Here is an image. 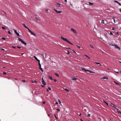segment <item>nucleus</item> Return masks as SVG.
Segmentation results:
<instances>
[{
  "mask_svg": "<svg viewBox=\"0 0 121 121\" xmlns=\"http://www.w3.org/2000/svg\"><path fill=\"white\" fill-rule=\"evenodd\" d=\"M60 38L63 40L66 41V42L68 43H69L71 45H73V44L70 42L69 40L67 39L64 38L62 37V36L60 37Z\"/></svg>",
  "mask_w": 121,
  "mask_h": 121,
  "instance_id": "nucleus-1",
  "label": "nucleus"
},
{
  "mask_svg": "<svg viewBox=\"0 0 121 121\" xmlns=\"http://www.w3.org/2000/svg\"><path fill=\"white\" fill-rule=\"evenodd\" d=\"M18 40L19 41H20L23 44H24L25 45H26V43L21 38H19L18 39Z\"/></svg>",
  "mask_w": 121,
  "mask_h": 121,
  "instance_id": "nucleus-2",
  "label": "nucleus"
},
{
  "mask_svg": "<svg viewBox=\"0 0 121 121\" xmlns=\"http://www.w3.org/2000/svg\"><path fill=\"white\" fill-rule=\"evenodd\" d=\"M27 29L29 30V32L32 35H33L35 36H36V34L32 32L29 28H27Z\"/></svg>",
  "mask_w": 121,
  "mask_h": 121,
  "instance_id": "nucleus-3",
  "label": "nucleus"
},
{
  "mask_svg": "<svg viewBox=\"0 0 121 121\" xmlns=\"http://www.w3.org/2000/svg\"><path fill=\"white\" fill-rule=\"evenodd\" d=\"M113 46L116 48H117L119 50H120V48L116 44H114L113 45Z\"/></svg>",
  "mask_w": 121,
  "mask_h": 121,
  "instance_id": "nucleus-4",
  "label": "nucleus"
},
{
  "mask_svg": "<svg viewBox=\"0 0 121 121\" xmlns=\"http://www.w3.org/2000/svg\"><path fill=\"white\" fill-rule=\"evenodd\" d=\"M42 83L44 85H46V83L44 82L43 79V78H42Z\"/></svg>",
  "mask_w": 121,
  "mask_h": 121,
  "instance_id": "nucleus-5",
  "label": "nucleus"
},
{
  "mask_svg": "<svg viewBox=\"0 0 121 121\" xmlns=\"http://www.w3.org/2000/svg\"><path fill=\"white\" fill-rule=\"evenodd\" d=\"M54 10L57 13H60L62 12L61 11H57L56 9H54Z\"/></svg>",
  "mask_w": 121,
  "mask_h": 121,
  "instance_id": "nucleus-6",
  "label": "nucleus"
},
{
  "mask_svg": "<svg viewBox=\"0 0 121 121\" xmlns=\"http://www.w3.org/2000/svg\"><path fill=\"white\" fill-rule=\"evenodd\" d=\"M71 31H72L75 34H77V32H76V31L73 28H71Z\"/></svg>",
  "mask_w": 121,
  "mask_h": 121,
  "instance_id": "nucleus-7",
  "label": "nucleus"
},
{
  "mask_svg": "<svg viewBox=\"0 0 121 121\" xmlns=\"http://www.w3.org/2000/svg\"><path fill=\"white\" fill-rule=\"evenodd\" d=\"M56 5L57 7H60V4L58 3H56Z\"/></svg>",
  "mask_w": 121,
  "mask_h": 121,
  "instance_id": "nucleus-8",
  "label": "nucleus"
},
{
  "mask_svg": "<svg viewBox=\"0 0 121 121\" xmlns=\"http://www.w3.org/2000/svg\"><path fill=\"white\" fill-rule=\"evenodd\" d=\"M114 2L115 3H118L120 6H121V4L119 3L118 1H114Z\"/></svg>",
  "mask_w": 121,
  "mask_h": 121,
  "instance_id": "nucleus-9",
  "label": "nucleus"
},
{
  "mask_svg": "<svg viewBox=\"0 0 121 121\" xmlns=\"http://www.w3.org/2000/svg\"><path fill=\"white\" fill-rule=\"evenodd\" d=\"M49 78L51 80H52L53 79L51 76H48Z\"/></svg>",
  "mask_w": 121,
  "mask_h": 121,
  "instance_id": "nucleus-10",
  "label": "nucleus"
},
{
  "mask_svg": "<svg viewBox=\"0 0 121 121\" xmlns=\"http://www.w3.org/2000/svg\"><path fill=\"white\" fill-rule=\"evenodd\" d=\"M77 78L75 77H73L72 78V79L73 80H76Z\"/></svg>",
  "mask_w": 121,
  "mask_h": 121,
  "instance_id": "nucleus-11",
  "label": "nucleus"
},
{
  "mask_svg": "<svg viewBox=\"0 0 121 121\" xmlns=\"http://www.w3.org/2000/svg\"><path fill=\"white\" fill-rule=\"evenodd\" d=\"M31 82H32V83H33L34 82H35L36 83H37V81H35V80H32L31 81Z\"/></svg>",
  "mask_w": 121,
  "mask_h": 121,
  "instance_id": "nucleus-12",
  "label": "nucleus"
},
{
  "mask_svg": "<svg viewBox=\"0 0 121 121\" xmlns=\"http://www.w3.org/2000/svg\"><path fill=\"white\" fill-rule=\"evenodd\" d=\"M102 78L103 79H108V77L106 76H105L104 77H103Z\"/></svg>",
  "mask_w": 121,
  "mask_h": 121,
  "instance_id": "nucleus-13",
  "label": "nucleus"
},
{
  "mask_svg": "<svg viewBox=\"0 0 121 121\" xmlns=\"http://www.w3.org/2000/svg\"><path fill=\"white\" fill-rule=\"evenodd\" d=\"M54 74L56 76L58 77H59V75L58 73H55Z\"/></svg>",
  "mask_w": 121,
  "mask_h": 121,
  "instance_id": "nucleus-14",
  "label": "nucleus"
},
{
  "mask_svg": "<svg viewBox=\"0 0 121 121\" xmlns=\"http://www.w3.org/2000/svg\"><path fill=\"white\" fill-rule=\"evenodd\" d=\"M111 106L113 107H114V108L115 107V106H116L115 105L113 104H111Z\"/></svg>",
  "mask_w": 121,
  "mask_h": 121,
  "instance_id": "nucleus-15",
  "label": "nucleus"
},
{
  "mask_svg": "<svg viewBox=\"0 0 121 121\" xmlns=\"http://www.w3.org/2000/svg\"><path fill=\"white\" fill-rule=\"evenodd\" d=\"M35 20L36 21H39L40 20L39 19H38L36 17H35Z\"/></svg>",
  "mask_w": 121,
  "mask_h": 121,
  "instance_id": "nucleus-16",
  "label": "nucleus"
},
{
  "mask_svg": "<svg viewBox=\"0 0 121 121\" xmlns=\"http://www.w3.org/2000/svg\"><path fill=\"white\" fill-rule=\"evenodd\" d=\"M104 102L108 106V103L105 101L104 100Z\"/></svg>",
  "mask_w": 121,
  "mask_h": 121,
  "instance_id": "nucleus-17",
  "label": "nucleus"
},
{
  "mask_svg": "<svg viewBox=\"0 0 121 121\" xmlns=\"http://www.w3.org/2000/svg\"><path fill=\"white\" fill-rule=\"evenodd\" d=\"M95 63L96 64H97V65H101L99 63L96 62H95Z\"/></svg>",
  "mask_w": 121,
  "mask_h": 121,
  "instance_id": "nucleus-18",
  "label": "nucleus"
},
{
  "mask_svg": "<svg viewBox=\"0 0 121 121\" xmlns=\"http://www.w3.org/2000/svg\"><path fill=\"white\" fill-rule=\"evenodd\" d=\"M64 89L66 91L68 92L69 91V90L67 89L66 88H64Z\"/></svg>",
  "mask_w": 121,
  "mask_h": 121,
  "instance_id": "nucleus-19",
  "label": "nucleus"
},
{
  "mask_svg": "<svg viewBox=\"0 0 121 121\" xmlns=\"http://www.w3.org/2000/svg\"><path fill=\"white\" fill-rule=\"evenodd\" d=\"M22 24L24 26V27L26 28L27 29V28H28L26 26V25H25V24H24V23H22Z\"/></svg>",
  "mask_w": 121,
  "mask_h": 121,
  "instance_id": "nucleus-20",
  "label": "nucleus"
},
{
  "mask_svg": "<svg viewBox=\"0 0 121 121\" xmlns=\"http://www.w3.org/2000/svg\"><path fill=\"white\" fill-rule=\"evenodd\" d=\"M66 52H65L67 54H70V52L68 50L66 51Z\"/></svg>",
  "mask_w": 121,
  "mask_h": 121,
  "instance_id": "nucleus-21",
  "label": "nucleus"
},
{
  "mask_svg": "<svg viewBox=\"0 0 121 121\" xmlns=\"http://www.w3.org/2000/svg\"><path fill=\"white\" fill-rule=\"evenodd\" d=\"M34 58L35 59H36V60L37 61L38 60V59H37V58L36 57V56H34Z\"/></svg>",
  "mask_w": 121,
  "mask_h": 121,
  "instance_id": "nucleus-22",
  "label": "nucleus"
},
{
  "mask_svg": "<svg viewBox=\"0 0 121 121\" xmlns=\"http://www.w3.org/2000/svg\"><path fill=\"white\" fill-rule=\"evenodd\" d=\"M88 3L90 5H93V3H91L90 2H89Z\"/></svg>",
  "mask_w": 121,
  "mask_h": 121,
  "instance_id": "nucleus-23",
  "label": "nucleus"
},
{
  "mask_svg": "<svg viewBox=\"0 0 121 121\" xmlns=\"http://www.w3.org/2000/svg\"><path fill=\"white\" fill-rule=\"evenodd\" d=\"M115 108H116L117 109V110H119V109H118V108H119L117 106H115Z\"/></svg>",
  "mask_w": 121,
  "mask_h": 121,
  "instance_id": "nucleus-24",
  "label": "nucleus"
},
{
  "mask_svg": "<svg viewBox=\"0 0 121 121\" xmlns=\"http://www.w3.org/2000/svg\"><path fill=\"white\" fill-rule=\"evenodd\" d=\"M84 56H85L86 57H87V58H88L89 59H90V58L88 57V56L86 55H84Z\"/></svg>",
  "mask_w": 121,
  "mask_h": 121,
  "instance_id": "nucleus-25",
  "label": "nucleus"
},
{
  "mask_svg": "<svg viewBox=\"0 0 121 121\" xmlns=\"http://www.w3.org/2000/svg\"><path fill=\"white\" fill-rule=\"evenodd\" d=\"M108 44H109V45H110L111 46H113V44L112 43H108Z\"/></svg>",
  "mask_w": 121,
  "mask_h": 121,
  "instance_id": "nucleus-26",
  "label": "nucleus"
},
{
  "mask_svg": "<svg viewBox=\"0 0 121 121\" xmlns=\"http://www.w3.org/2000/svg\"><path fill=\"white\" fill-rule=\"evenodd\" d=\"M101 23H102L103 24H104V20H102Z\"/></svg>",
  "mask_w": 121,
  "mask_h": 121,
  "instance_id": "nucleus-27",
  "label": "nucleus"
},
{
  "mask_svg": "<svg viewBox=\"0 0 121 121\" xmlns=\"http://www.w3.org/2000/svg\"><path fill=\"white\" fill-rule=\"evenodd\" d=\"M119 110H117V112H118V113H120L121 114V112L119 111Z\"/></svg>",
  "mask_w": 121,
  "mask_h": 121,
  "instance_id": "nucleus-28",
  "label": "nucleus"
},
{
  "mask_svg": "<svg viewBox=\"0 0 121 121\" xmlns=\"http://www.w3.org/2000/svg\"><path fill=\"white\" fill-rule=\"evenodd\" d=\"M90 46L93 49H94L95 48H94L93 47V46L91 45H90Z\"/></svg>",
  "mask_w": 121,
  "mask_h": 121,
  "instance_id": "nucleus-29",
  "label": "nucleus"
},
{
  "mask_svg": "<svg viewBox=\"0 0 121 121\" xmlns=\"http://www.w3.org/2000/svg\"><path fill=\"white\" fill-rule=\"evenodd\" d=\"M39 69H40V68H41V64H39Z\"/></svg>",
  "mask_w": 121,
  "mask_h": 121,
  "instance_id": "nucleus-30",
  "label": "nucleus"
},
{
  "mask_svg": "<svg viewBox=\"0 0 121 121\" xmlns=\"http://www.w3.org/2000/svg\"><path fill=\"white\" fill-rule=\"evenodd\" d=\"M16 34L17 36H19V34L18 33V32L17 33H16Z\"/></svg>",
  "mask_w": 121,
  "mask_h": 121,
  "instance_id": "nucleus-31",
  "label": "nucleus"
},
{
  "mask_svg": "<svg viewBox=\"0 0 121 121\" xmlns=\"http://www.w3.org/2000/svg\"><path fill=\"white\" fill-rule=\"evenodd\" d=\"M88 72H89V73H94V72H93L91 71L90 70H88Z\"/></svg>",
  "mask_w": 121,
  "mask_h": 121,
  "instance_id": "nucleus-32",
  "label": "nucleus"
},
{
  "mask_svg": "<svg viewBox=\"0 0 121 121\" xmlns=\"http://www.w3.org/2000/svg\"><path fill=\"white\" fill-rule=\"evenodd\" d=\"M37 61H38V64H40V60H38Z\"/></svg>",
  "mask_w": 121,
  "mask_h": 121,
  "instance_id": "nucleus-33",
  "label": "nucleus"
},
{
  "mask_svg": "<svg viewBox=\"0 0 121 121\" xmlns=\"http://www.w3.org/2000/svg\"><path fill=\"white\" fill-rule=\"evenodd\" d=\"M54 116H55V118H56L57 120V119H57V117H56V115L55 114H54Z\"/></svg>",
  "mask_w": 121,
  "mask_h": 121,
  "instance_id": "nucleus-34",
  "label": "nucleus"
},
{
  "mask_svg": "<svg viewBox=\"0 0 121 121\" xmlns=\"http://www.w3.org/2000/svg\"><path fill=\"white\" fill-rule=\"evenodd\" d=\"M58 101L59 104H60L61 103L60 100L59 99H58Z\"/></svg>",
  "mask_w": 121,
  "mask_h": 121,
  "instance_id": "nucleus-35",
  "label": "nucleus"
},
{
  "mask_svg": "<svg viewBox=\"0 0 121 121\" xmlns=\"http://www.w3.org/2000/svg\"><path fill=\"white\" fill-rule=\"evenodd\" d=\"M41 70V71L42 72H43V69L41 68H40V69Z\"/></svg>",
  "mask_w": 121,
  "mask_h": 121,
  "instance_id": "nucleus-36",
  "label": "nucleus"
},
{
  "mask_svg": "<svg viewBox=\"0 0 121 121\" xmlns=\"http://www.w3.org/2000/svg\"><path fill=\"white\" fill-rule=\"evenodd\" d=\"M1 39H2L4 40H5L6 39L4 38V37L2 38Z\"/></svg>",
  "mask_w": 121,
  "mask_h": 121,
  "instance_id": "nucleus-37",
  "label": "nucleus"
},
{
  "mask_svg": "<svg viewBox=\"0 0 121 121\" xmlns=\"http://www.w3.org/2000/svg\"><path fill=\"white\" fill-rule=\"evenodd\" d=\"M2 28L4 30L5 29V27H2Z\"/></svg>",
  "mask_w": 121,
  "mask_h": 121,
  "instance_id": "nucleus-38",
  "label": "nucleus"
},
{
  "mask_svg": "<svg viewBox=\"0 0 121 121\" xmlns=\"http://www.w3.org/2000/svg\"><path fill=\"white\" fill-rule=\"evenodd\" d=\"M87 116L88 117H90V114H87Z\"/></svg>",
  "mask_w": 121,
  "mask_h": 121,
  "instance_id": "nucleus-39",
  "label": "nucleus"
},
{
  "mask_svg": "<svg viewBox=\"0 0 121 121\" xmlns=\"http://www.w3.org/2000/svg\"><path fill=\"white\" fill-rule=\"evenodd\" d=\"M84 70L86 72H88V70H86L85 69H84Z\"/></svg>",
  "mask_w": 121,
  "mask_h": 121,
  "instance_id": "nucleus-40",
  "label": "nucleus"
},
{
  "mask_svg": "<svg viewBox=\"0 0 121 121\" xmlns=\"http://www.w3.org/2000/svg\"><path fill=\"white\" fill-rule=\"evenodd\" d=\"M14 32L15 33V34L17 32V30H14Z\"/></svg>",
  "mask_w": 121,
  "mask_h": 121,
  "instance_id": "nucleus-41",
  "label": "nucleus"
},
{
  "mask_svg": "<svg viewBox=\"0 0 121 121\" xmlns=\"http://www.w3.org/2000/svg\"><path fill=\"white\" fill-rule=\"evenodd\" d=\"M77 47L79 48H80V47L79 46H78V45H77Z\"/></svg>",
  "mask_w": 121,
  "mask_h": 121,
  "instance_id": "nucleus-42",
  "label": "nucleus"
},
{
  "mask_svg": "<svg viewBox=\"0 0 121 121\" xmlns=\"http://www.w3.org/2000/svg\"><path fill=\"white\" fill-rule=\"evenodd\" d=\"M48 89L50 90H51V88L50 87H48Z\"/></svg>",
  "mask_w": 121,
  "mask_h": 121,
  "instance_id": "nucleus-43",
  "label": "nucleus"
},
{
  "mask_svg": "<svg viewBox=\"0 0 121 121\" xmlns=\"http://www.w3.org/2000/svg\"><path fill=\"white\" fill-rule=\"evenodd\" d=\"M114 18H115V17H113V21H114V22H115V20L114 19Z\"/></svg>",
  "mask_w": 121,
  "mask_h": 121,
  "instance_id": "nucleus-44",
  "label": "nucleus"
},
{
  "mask_svg": "<svg viewBox=\"0 0 121 121\" xmlns=\"http://www.w3.org/2000/svg\"><path fill=\"white\" fill-rule=\"evenodd\" d=\"M8 33L9 34H11V32L9 31L8 32Z\"/></svg>",
  "mask_w": 121,
  "mask_h": 121,
  "instance_id": "nucleus-45",
  "label": "nucleus"
},
{
  "mask_svg": "<svg viewBox=\"0 0 121 121\" xmlns=\"http://www.w3.org/2000/svg\"><path fill=\"white\" fill-rule=\"evenodd\" d=\"M6 73L5 72H4L3 73V74H6Z\"/></svg>",
  "mask_w": 121,
  "mask_h": 121,
  "instance_id": "nucleus-46",
  "label": "nucleus"
},
{
  "mask_svg": "<svg viewBox=\"0 0 121 121\" xmlns=\"http://www.w3.org/2000/svg\"><path fill=\"white\" fill-rule=\"evenodd\" d=\"M54 80L55 81V82H56L57 81V80L56 79H54Z\"/></svg>",
  "mask_w": 121,
  "mask_h": 121,
  "instance_id": "nucleus-47",
  "label": "nucleus"
},
{
  "mask_svg": "<svg viewBox=\"0 0 121 121\" xmlns=\"http://www.w3.org/2000/svg\"><path fill=\"white\" fill-rule=\"evenodd\" d=\"M12 47L13 48H16V47L14 46H12Z\"/></svg>",
  "mask_w": 121,
  "mask_h": 121,
  "instance_id": "nucleus-48",
  "label": "nucleus"
},
{
  "mask_svg": "<svg viewBox=\"0 0 121 121\" xmlns=\"http://www.w3.org/2000/svg\"><path fill=\"white\" fill-rule=\"evenodd\" d=\"M115 72H116V73H117L118 74L119 73V72L118 71V72H116V71H115Z\"/></svg>",
  "mask_w": 121,
  "mask_h": 121,
  "instance_id": "nucleus-49",
  "label": "nucleus"
},
{
  "mask_svg": "<svg viewBox=\"0 0 121 121\" xmlns=\"http://www.w3.org/2000/svg\"><path fill=\"white\" fill-rule=\"evenodd\" d=\"M55 104H58V103L57 102H56Z\"/></svg>",
  "mask_w": 121,
  "mask_h": 121,
  "instance_id": "nucleus-50",
  "label": "nucleus"
},
{
  "mask_svg": "<svg viewBox=\"0 0 121 121\" xmlns=\"http://www.w3.org/2000/svg\"><path fill=\"white\" fill-rule=\"evenodd\" d=\"M115 83H116V84L117 85H119V84L118 83H117V82H114Z\"/></svg>",
  "mask_w": 121,
  "mask_h": 121,
  "instance_id": "nucleus-51",
  "label": "nucleus"
},
{
  "mask_svg": "<svg viewBox=\"0 0 121 121\" xmlns=\"http://www.w3.org/2000/svg\"><path fill=\"white\" fill-rule=\"evenodd\" d=\"M56 110L57 111H60V109H56Z\"/></svg>",
  "mask_w": 121,
  "mask_h": 121,
  "instance_id": "nucleus-52",
  "label": "nucleus"
},
{
  "mask_svg": "<svg viewBox=\"0 0 121 121\" xmlns=\"http://www.w3.org/2000/svg\"><path fill=\"white\" fill-rule=\"evenodd\" d=\"M46 102H45V101H44V102H43V104H45V103Z\"/></svg>",
  "mask_w": 121,
  "mask_h": 121,
  "instance_id": "nucleus-53",
  "label": "nucleus"
},
{
  "mask_svg": "<svg viewBox=\"0 0 121 121\" xmlns=\"http://www.w3.org/2000/svg\"><path fill=\"white\" fill-rule=\"evenodd\" d=\"M110 35H113V33L111 32H110Z\"/></svg>",
  "mask_w": 121,
  "mask_h": 121,
  "instance_id": "nucleus-54",
  "label": "nucleus"
},
{
  "mask_svg": "<svg viewBox=\"0 0 121 121\" xmlns=\"http://www.w3.org/2000/svg\"><path fill=\"white\" fill-rule=\"evenodd\" d=\"M112 30H114L115 28H114V27H112Z\"/></svg>",
  "mask_w": 121,
  "mask_h": 121,
  "instance_id": "nucleus-55",
  "label": "nucleus"
},
{
  "mask_svg": "<svg viewBox=\"0 0 121 121\" xmlns=\"http://www.w3.org/2000/svg\"><path fill=\"white\" fill-rule=\"evenodd\" d=\"M17 47L18 48H21V47H19V46H17Z\"/></svg>",
  "mask_w": 121,
  "mask_h": 121,
  "instance_id": "nucleus-56",
  "label": "nucleus"
},
{
  "mask_svg": "<svg viewBox=\"0 0 121 121\" xmlns=\"http://www.w3.org/2000/svg\"><path fill=\"white\" fill-rule=\"evenodd\" d=\"M41 87H44V86H43V85H41Z\"/></svg>",
  "mask_w": 121,
  "mask_h": 121,
  "instance_id": "nucleus-57",
  "label": "nucleus"
},
{
  "mask_svg": "<svg viewBox=\"0 0 121 121\" xmlns=\"http://www.w3.org/2000/svg\"><path fill=\"white\" fill-rule=\"evenodd\" d=\"M79 113V116H80L81 115V114L80 113Z\"/></svg>",
  "mask_w": 121,
  "mask_h": 121,
  "instance_id": "nucleus-58",
  "label": "nucleus"
},
{
  "mask_svg": "<svg viewBox=\"0 0 121 121\" xmlns=\"http://www.w3.org/2000/svg\"><path fill=\"white\" fill-rule=\"evenodd\" d=\"M22 82H25V80H22Z\"/></svg>",
  "mask_w": 121,
  "mask_h": 121,
  "instance_id": "nucleus-59",
  "label": "nucleus"
},
{
  "mask_svg": "<svg viewBox=\"0 0 121 121\" xmlns=\"http://www.w3.org/2000/svg\"><path fill=\"white\" fill-rule=\"evenodd\" d=\"M1 50H4V49H3V48H1Z\"/></svg>",
  "mask_w": 121,
  "mask_h": 121,
  "instance_id": "nucleus-60",
  "label": "nucleus"
},
{
  "mask_svg": "<svg viewBox=\"0 0 121 121\" xmlns=\"http://www.w3.org/2000/svg\"><path fill=\"white\" fill-rule=\"evenodd\" d=\"M82 69L83 70H84V69H85L83 68H82Z\"/></svg>",
  "mask_w": 121,
  "mask_h": 121,
  "instance_id": "nucleus-61",
  "label": "nucleus"
},
{
  "mask_svg": "<svg viewBox=\"0 0 121 121\" xmlns=\"http://www.w3.org/2000/svg\"><path fill=\"white\" fill-rule=\"evenodd\" d=\"M48 9H46V11L47 12V11H48Z\"/></svg>",
  "mask_w": 121,
  "mask_h": 121,
  "instance_id": "nucleus-62",
  "label": "nucleus"
},
{
  "mask_svg": "<svg viewBox=\"0 0 121 121\" xmlns=\"http://www.w3.org/2000/svg\"><path fill=\"white\" fill-rule=\"evenodd\" d=\"M65 1L66 2H67V0H65Z\"/></svg>",
  "mask_w": 121,
  "mask_h": 121,
  "instance_id": "nucleus-63",
  "label": "nucleus"
},
{
  "mask_svg": "<svg viewBox=\"0 0 121 121\" xmlns=\"http://www.w3.org/2000/svg\"><path fill=\"white\" fill-rule=\"evenodd\" d=\"M80 120L81 121H83L82 119H81Z\"/></svg>",
  "mask_w": 121,
  "mask_h": 121,
  "instance_id": "nucleus-64",
  "label": "nucleus"
}]
</instances>
